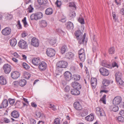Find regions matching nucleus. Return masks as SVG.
I'll return each instance as SVG.
<instances>
[{"label":"nucleus","mask_w":124,"mask_h":124,"mask_svg":"<svg viewBox=\"0 0 124 124\" xmlns=\"http://www.w3.org/2000/svg\"><path fill=\"white\" fill-rule=\"evenodd\" d=\"M109 81L108 80L106 79L103 80L102 81L103 85L105 86H108L109 85Z\"/></svg>","instance_id":"obj_42"},{"label":"nucleus","mask_w":124,"mask_h":124,"mask_svg":"<svg viewBox=\"0 0 124 124\" xmlns=\"http://www.w3.org/2000/svg\"><path fill=\"white\" fill-rule=\"evenodd\" d=\"M93 42H94L93 43V45L94 46H97V44L96 41V40L95 39L94 37H93Z\"/></svg>","instance_id":"obj_61"},{"label":"nucleus","mask_w":124,"mask_h":124,"mask_svg":"<svg viewBox=\"0 0 124 124\" xmlns=\"http://www.w3.org/2000/svg\"><path fill=\"white\" fill-rule=\"evenodd\" d=\"M56 41V40L55 39L53 38L49 39V43L52 45H53L55 44Z\"/></svg>","instance_id":"obj_39"},{"label":"nucleus","mask_w":124,"mask_h":124,"mask_svg":"<svg viewBox=\"0 0 124 124\" xmlns=\"http://www.w3.org/2000/svg\"><path fill=\"white\" fill-rule=\"evenodd\" d=\"M71 85L73 88L76 89H80L81 87L80 84L76 81L73 82L72 83Z\"/></svg>","instance_id":"obj_13"},{"label":"nucleus","mask_w":124,"mask_h":124,"mask_svg":"<svg viewBox=\"0 0 124 124\" xmlns=\"http://www.w3.org/2000/svg\"><path fill=\"white\" fill-rule=\"evenodd\" d=\"M91 82L92 86L95 88L97 84V79L95 78H92Z\"/></svg>","instance_id":"obj_25"},{"label":"nucleus","mask_w":124,"mask_h":124,"mask_svg":"<svg viewBox=\"0 0 124 124\" xmlns=\"http://www.w3.org/2000/svg\"><path fill=\"white\" fill-rule=\"evenodd\" d=\"M74 106L77 110H80L82 109V107L79 102H75L74 104Z\"/></svg>","instance_id":"obj_20"},{"label":"nucleus","mask_w":124,"mask_h":124,"mask_svg":"<svg viewBox=\"0 0 124 124\" xmlns=\"http://www.w3.org/2000/svg\"><path fill=\"white\" fill-rule=\"evenodd\" d=\"M46 53L47 55L50 57L54 56L55 54V52L54 50L49 48L47 49Z\"/></svg>","instance_id":"obj_7"},{"label":"nucleus","mask_w":124,"mask_h":124,"mask_svg":"<svg viewBox=\"0 0 124 124\" xmlns=\"http://www.w3.org/2000/svg\"><path fill=\"white\" fill-rule=\"evenodd\" d=\"M94 117L93 114H91L85 117V119L89 121H92L94 119Z\"/></svg>","instance_id":"obj_22"},{"label":"nucleus","mask_w":124,"mask_h":124,"mask_svg":"<svg viewBox=\"0 0 124 124\" xmlns=\"http://www.w3.org/2000/svg\"><path fill=\"white\" fill-rule=\"evenodd\" d=\"M67 29L69 30L72 29L74 28L73 24L71 22H69L68 23L67 26Z\"/></svg>","instance_id":"obj_31"},{"label":"nucleus","mask_w":124,"mask_h":124,"mask_svg":"<svg viewBox=\"0 0 124 124\" xmlns=\"http://www.w3.org/2000/svg\"><path fill=\"white\" fill-rule=\"evenodd\" d=\"M24 77L27 79H29L31 76L30 73L26 72H25L23 74Z\"/></svg>","instance_id":"obj_35"},{"label":"nucleus","mask_w":124,"mask_h":124,"mask_svg":"<svg viewBox=\"0 0 124 124\" xmlns=\"http://www.w3.org/2000/svg\"><path fill=\"white\" fill-rule=\"evenodd\" d=\"M19 47L22 49H26L27 47V44L26 41L23 40H21L18 43Z\"/></svg>","instance_id":"obj_6"},{"label":"nucleus","mask_w":124,"mask_h":124,"mask_svg":"<svg viewBox=\"0 0 124 124\" xmlns=\"http://www.w3.org/2000/svg\"><path fill=\"white\" fill-rule=\"evenodd\" d=\"M8 101L11 105H13L14 103L15 100L14 99L10 98L8 99Z\"/></svg>","instance_id":"obj_54"},{"label":"nucleus","mask_w":124,"mask_h":124,"mask_svg":"<svg viewBox=\"0 0 124 124\" xmlns=\"http://www.w3.org/2000/svg\"><path fill=\"white\" fill-rule=\"evenodd\" d=\"M99 71L101 74L104 76H107L109 74V71L105 68L102 67L99 69Z\"/></svg>","instance_id":"obj_9"},{"label":"nucleus","mask_w":124,"mask_h":124,"mask_svg":"<svg viewBox=\"0 0 124 124\" xmlns=\"http://www.w3.org/2000/svg\"><path fill=\"white\" fill-rule=\"evenodd\" d=\"M12 16L11 14H6L5 16V18L8 20H10L11 19Z\"/></svg>","instance_id":"obj_50"},{"label":"nucleus","mask_w":124,"mask_h":124,"mask_svg":"<svg viewBox=\"0 0 124 124\" xmlns=\"http://www.w3.org/2000/svg\"><path fill=\"white\" fill-rule=\"evenodd\" d=\"M122 99L120 96L115 97L113 99V101L114 104L116 105L119 104L121 102Z\"/></svg>","instance_id":"obj_10"},{"label":"nucleus","mask_w":124,"mask_h":124,"mask_svg":"<svg viewBox=\"0 0 124 124\" xmlns=\"http://www.w3.org/2000/svg\"><path fill=\"white\" fill-rule=\"evenodd\" d=\"M122 74L119 72L116 73L115 75L116 79L117 84L119 85L124 86V82L121 79Z\"/></svg>","instance_id":"obj_1"},{"label":"nucleus","mask_w":124,"mask_h":124,"mask_svg":"<svg viewBox=\"0 0 124 124\" xmlns=\"http://www.w3.org/2000/svg\"><path fill=\"white\" fill-rule=\"evenodd\" d=\"M110 109L111 110H112L113 111L116 112L118 110L119 108L117 106L115 105L111 106Z\"/></svg>","instance_id":"obj_30"},{"label":"nucleus","mask_w":124,"mask_h":124,"mask_svg":"<svg viewBox=\"0 0 124 124\" xmlns=\"http://www.w3.org/2000/svg\"><path fill=\"white\" fill-rule=\"evenodd\" d=\"M31 44L35 47L38 46L39 43L37 39L35 37L31 39Z\"/></svg>","instance_id":"obj_14"},{"label":"nucleus","mask_w":124,"mask_h":124,"mask_svg":"<svg viewBox=\"0 0 124 124\" xmlns=\"http://www.w3.org/2000/svg\"><path fill=\"white\" fill-rule=\"evenodd\" d=\"M71 73L68 71H66L64 74V77L67 81H69L71 79Z\"/></svg>","instance_id":"obj_12"},{"label":"nucleus","mask_w":124,"mask_h":124,"mask_svg":"<svg viewBox=\"0 0 124 124\" xmlns=\"http://www.w3.org/2000/svg\"><path fill=\"white\" fill-rule=\"evenodd\" d=\"M8 102L6 99H4L2 103L0 105V108H6L8 105Z\"/></svg>","instance_id":"obj_18"},{"label":"nucleus","mask_w":124,"mask_h":124,"mask_svg":"<svg viewBox=\"0 0 124 124\" xmlns=\"http://www.w3.org/2000/svg\"><path fill=\"white\" fill-rule=\"evenodd\" d=\"M115 51L114 48L113 47H112L108 50V52L110 54H113L114 53Z\"/></svg>","instance_id":"obj_49"},{"label":"nucleus","mask_w":124,"mask_h":124,"mask_svg":"<svg viewBox=\"0 0 124 124\" xmlns=\"http://www.w3.org/2000/svg\"><path fill=\"white\" fill-rule=\"evenodd\" d=\"M32 62V64L36 66L38 65L40 62V59L39 58H35L33 59Z\"/></svg>","instance_id":"obj_16"},{"label":"nucleus","mask_w":124,"mask_h":124,"mask_svg":"<svg viewBox=\"0 0 124 124\" xmlns=\"http://www.w3.org/2000/svg\"><path fill=\"white\" fill-rule=\"evenodd\" d=\"M22 21L25 26L27 25V23L26 21V17H25L22 20Z\"/></svg>","instance_id":"obj_59"},{"label":"nucleus","mask_w":124,"mask_h":124,"mask_svg":"<svg viewBox=\"0 0 124 124\" xmlns=\"http://www.w3.org/2000/svg\"><path fill=\"white\" fill-rule=\"evenodd\" d=\"M73 78L74 80H79L80 79V76L78 74H74L73 75Z\"/></svg>","instance_id":"obj_38"},{"label":"nucleus","mask_w":124,"mask_h":124,"mask_svg":"<svg viewBox=\"0 0 124 124\" xmlns=\"http://www.w3.org/2000/svg\"><path fill=\"white\" fill-rule=\"evenodd\" d=\"M43 16V14L41 12L35 13L31 15L30 17L31 20H37L42 18Z\"/></svg>","instance_id":"obj_2"},{"label":"nucleus","mask_w":124,"mask_h":124,"mask_svg":"<svg viewBox=\"0 0 124 124\" xmlns=\"http://www.w3.org/2000/svg\"><path fill=\"white\" fill-rule=\"evenodd\" d=\"M36 115L38 118H39L41 117H43L44 116L43 114L40 111H37L36 112Z\"/></svg>","instance_id":"obj_40"},{"label":"nucleus","mask_w":124,"mask_h":124,"mask_svg":"<svg viewBox=\"0 0 124 124\" xmlns=\"http://www.w3.org/2000/svg\"><path fill=\"white\" fill-rule=\"evenodd\" d=\"M20 73L17 71L12 72L11 74L12 78L14 79H16L19 77L20 76Z\"/></svg>","instance_id":"obj_15"},{"label":"nucleus","mask_w":124,"mask_h":124,"mask_svg":"<svg viewBox=\"0 0 124 124\" xmlns=\"http://www.w3.org/2000/svg\"><path fill=\"white\" fill-rule=\"evenodd\" d=\"M88 110L87 109H83L80 112L79 115L82 116H85L88 114Z\"/></svg>","instance_id":"obj_19"},{"label":"nucleus","mask_w":124,"mask_h":124,"mask_svg":"<svg viewBox=\"0 0 124 124\" xmlns=\"http://www.w3.org/2000/svg\"><path fill=\"white\" fill-rule=\"evenodd\" d=\"M13 86L15 87H17L19 85V82L17 81H15L12 84Z\"/></svg>","instance_id":"obj_53"},{"label":"nucleus","mask_w":124,"mask_h":124,"mask_svg":"<svg viewBox=\"0 0 124 124\" xmlns=\"http://www.w3.org/2000/svg\"><path fill=\"white\" fill-rule=\"evenodd\" d=\"M62 3L61 0H57L55 3V4L59 8H60L62 5Z\"/></svg>","instance_id":"obj_46"},{"label":"nucleus","mask_w":124,"mask_h":124,"mask_svg":"<svg viewBox=\"0 0 124 124\" xmlns=\"http://www.w3.org/2000/svg\"><path fill=\"white\" fill-rule=\"evenodd\" d=\"M16 26L19 29H20L22 28V25L20 24V21L19 20L18 21V23Z\"/></svg>","instance_id":"obj_57"},{"label":"nucleus","mask_w":124,"mask_h":124,"mask_svg":"<svg viewBox=\"0 0 124 124\" xmlns=\"http://www.w3.org/2000/svg\"><path fill=\"white\" fill-rule=\"evenodd\" d=\"M39 68L40 70H44L46 68L47 65L44 62L42 61L39 64Z\"/></svg>","instance_id":"obj_11"},{"label":"nucleus","mask_w":124,"mask_h":124,"mask_svg":"<svg viewBox=\"0 0 124 124\" xmlns=\"http://www.w3.org/2000/svg\"><path fill=\"white\" fill-rule=\"evenodd\" d=\"M11 115L12 117L15 118H17L19 117V114L17 111L14 110L11 112Z\"/></svg>","instance_id":"obj_21"},{"label":"nucleus","mask_w":124,"mask_h":124,"mask_svg":"<svg viewBox=\"0 0 124 124\" xmlns=\"http://www.w3.org/2000/svg\"><path fill=\"white\" fill-rule=\"evenodd\" d=\"M117 120L119 121L122 122H124V118L121 116H119L118 117Z\"/></svg>","instance_id":"obj_52"},{"label":"nucleus","mask_w":124,"mask_h":124,"mask_svg":"<svg viewBox=\"0 0 124 124\" xmlns=\"http://www.w3.org/2000/svg\"><path fill=\"white\" fill-rule=\"evenodd\" d=\"M56 31L60 35L62 36H63L65 34V33L60 29H56Z\"/></svg>","instance_id":"obj_36"},{"label":"nucleus","mask_w":124,"mask_h":124,"mask_svg":"<svg viewBox=\"0 0 124 124\" xmlns=\"http://www.w3.org/2000/svg\"><path fill=\"white\" fill-rule=\"evenodd\" d=\"M19 85L21 86H23L26 84V82L24 79H21L19 82Z\"/></svg>","instance_id":"obj_34"},{"label":"nucleus","mask_w":124,"mask_h":124,"mask_svg":"<svg viewBox=\"0 0 124 124\" xmlns=\"http://www.w3.org/2000/svg\"><path fill=\"white\" fill-rule=\"evenodd\" d=\"M3 69L5 73L8 74L11 70V67L9 64H6L3 66Z\"/></svg>","instance_id":"obj_5"},{"label":"nucleus","mask_w":124,"mask_h":124,"mask_svg":"<svg viewBox=\"0 0 124 124\" xmlns=\"http://www.w3.org/2000/svg\"><path fill=\"white\" fill-rule=\"evenodd\" d=\"M78 21L81 24H84L85 23L84 19L82 17H80L78 19Z\"/></svg>","instance_id":"obj_51"},{"label":"nucleus","mask_w":124,"mask_h":124,"mask_svg":"<svg viewBox=\"0 0 124 124\" xmlns=\"http://www.w3.org/2000/svg\"><path fill=\"white\" fill-rule=\"evenodd\" d=\"M112 66L113 67H116L118 68L119 67L117 63L115 62H114L112 63Z\"/></svg>","instance_id":"obj_55"},{"label":"nucleus","mask_w":124,"mask_h":124,"mask_svg":"<svg viewBox=\"0 0 124 124\" xmlns=\"http://www.w3.org/2000/svg\"><path fill=\"white\" fill-rule=\"evenodd\" d=\"M11 45L12 46H14L17 44V40L15 39H12L10 40Z\"/></svg>","instance_id":"obj_27"},{"label":"nucleus","mask_w":124,"mask_h":124,"mask_svg":"<svg viewBox=\"0 0 124 124\" xmlns=\"http://www.w3.org/2000/svg\"><path fill=\"white\" fill-rule=\"evenodd\" d=\"M106 95H104L100 100V101L101 102H102L104 104H106Z\"/></svg>","instance_id":"obj_44"},{"label":"nucleus","mask_w":124,"mask_h":124,"mask_svg":"<svg viewBox=\"0 0 124 124\" xmlns=\"http://www.w3.org/2000/svg\"><path fill=\"white\" fill-rule=\"evenodd\" d=\"M76 16V13L74 12L71 11L70 13L69 16L71 19L73 18Z\"/></svg>","instance_id":"obj_45"},{"label":"nucleus","mask_w":124,"mask_h":124,"mask_svg":"<svg viewBox=\"0 0 124 124\" xmlns=\"http://www.w3.org/2000/svg\"><path fill=\"white\" fill-rule=\"evenodd\" d=\"M78 89H72L71 91V94L75 95H79L80 93V92L78 90Z\"/></svg>","instance_id":"obj_24"},{"label":"nucleus","mask_w":124,"mask_h":124,"mask_svg":"<svg viewBox=\"0 0 124 124\" xmlns=\"http://www.w3.org/2000/svg\"><path fill=\"white\" fill-rule=\"evenodd\" d=\"M57 66L60 68H65L67 67L68 66V63L67 62L63 61H60L57 63Z\"/></svg>","instance_id":"obj_3"},{"label":"nucleus","mask_w":124,"mask_h":124,"mask_svg":"<svg viewBox=\"0 0 124 124\" xmlns=\"http://www.w3.org/2000/svg\"><path fill=\"white\" fill-rule=\"evenodd\" d=\"M70 89V88L69 86H67L65 88V90L66 92H67L69 91Z\"/></svg>","instance_id":"obj_62"},{"label":"nucleus","mask_w":124,"mask_h":124,"mask_svg":"<svg viewBox=\"0 0 124 124\" xmlns=\"http://www.w3.org/2000/svg\"><path fill=\"white\" fill-rule=\"evenodd\" d=\"M21 102L19 101H17L15 105L18 107L19 108L20 106V105Z\"/></svg>","instance_id":"obj_64"},{"label":"nucleus","mask_w":124,"mask_h":124,"mask_svg":"<svg viewBox=\"0 0 124 124\" xmlns=\"http://www.w3.org/2000/svg\"><path fill=\"white\" fill-rule=\"evenodd\" d=\"M96 113L98 115L101 116H105V114L102 109L98 107L96 108Z\"/></svg>","instance_id":"obj_8"},{"label":"nucleus","mask_w":124,"mask_h":124,"mask_svg":"<svg viewBox=\"0 0 124 124\" xmlns=\"http://www.w3.org/2000/svg\"><path fill=\"white\" fill-rule=\"evenodd\" d=\"M101 64L102 66L105 67L109 68H112V66L110 65V64L105 63V62L104 61H103L101 62Z\"/></svg>","instance_id":"obj_33"},{"label":"nucleus","mask_w":124,"mask_h":124,"mask_svg":"<svg viewBox=\"0 0 124 124\" xmlns=\"http://www.w3.org/2000/svg\"><path fill=\"white\" fill-rule=\"evenodd\" d=\"M86 35V33H85L81 37L78 38L77 39L79 40L78 42L80 44H82L84 43Z\"/></svg>","instance_id":"obj_23"},{"label":"nucleus","mask_w":124,"mask_h":124,"mask_svg":"<svg viewBox=\"0 0 124 124\" xmlns=\"http://www.w3.org/2000/svg\"><path fill=\"white\" fill-rule=\"evenodd\" d=\"M23 66L25 69L27 70L28 69L30 68L29 65L25 62L23 63Z\"/></svg>","instance_id":"obj_48"},{"label":"nucleus","mask_w":124,"mask_h":124,"mask_svg":"<svg viewBox=\"0 0 124 124\" xmlns=\"http://www.w3.org/2000/svg\"><path fill=\"white\" fill-rule=\"evenodd\" d=\"M74 54L71 52H69L66 54L65 57L67 59H72L74 57Z\"/></svg>","instance_id":"obj_17"},{"label":"nucleus","mask_w":124,"mask_h":124,"mask_svg":"<svg viewBox=\"0 0 124 124\" xmlns=\"http://www.w3.org/2000/svg\"><path fill=\"white\" fill-rule=\"evenodd\" d=\"M11 31V29L10 28L6 27L2 30L1 33L3 35L7 36L10 34Z\"/></svg>","instance_id":"obj_4"},{"label":"nucleus","mask_w":124,"mask_h":124,"mask_svg":"<svg viewBox=\"0 0 124 124\" xmlns=\"http://www.w3.org/2000/svg\"><path fill=\"white\" fill-rule=\"evenodd\" d=\"M30 123L31 124H35L36 123V121L33 119L31 118L30 119Z\"/></svg>","instance_id":"obj_60"},{"label":"nucleus","mask_w":124,"mask_h":124,"mask_svg":"<svg viewBox=\"0 0 124 124\" xmlns=\"http://www.w3.org/2000/svg\"><path fill=\"white\" fill-rule=\"evenodd\" d=\"M60 119L58 118H56L54 120L53 124H60Z\"/></svg>","instance_id":"obj_47"},{"label":"nucleus","mask_w":124,"mask_h":124,"mask_svg":"<svg viewBox=\"0 0 124 124\" xmlns=\"http://www.w3.org/2000/svg\"><path fill=\"white\" fill-rule=\"evenodd\" d=\"M28 9L29 12V13H31L32 12V10L33 9V8L32 7L31 5H30Z\"/></svg>","instance_id":"obj_63"},{"label":"nucleus","mask_w":124,"mask_h":124,"mask_svg":"<svg viewBox=\"0 0 124 124\" xmlns=\"http://www.w3.org/2000/svg\"><path fill=\"white\" fill-rule=\"evenodd\" d=\"M45 14L47 15H50L52 14L53 12V10L51 8H47L45 11Z\"/></svg>","instance_id":"obj_29"},{"label":"nucleus","mask_w":124,"mask_h":124,"mask_svg":"<svg viewBox=\"0 0 124 124\" xmlns=\"http://www.w3.org/2000/svg\"><path fill=\"white\" fill-rule=\"evenodd\" d=\"M78 54L79 55L82 54H85L84 49L83 48L81 49L79 51Z\"/></svg>","instance_id":"obj_56"},{"label":"nucleus","mask_w":124,"mask_h":124,"mask_svg":"<svg viewBox=\"0 0 124 124\" xmlns=\"http://www.w3.org/2000/svg\"><path fill=\"white\" fill-rule=\"evenodd\" d=\"M38 3L40 5L46 4L47 2V0H38Z\"/></svg>","instance_id":"obj_43"},{"label":"nucleus","mask_w":124,"mask_h":124,"mask_svg":"<svg viewBox=\"0 0 124 124\" xmlns=\"http://www.w3.org/2000/svg\"><path fill=\"white\" fill-rule=\"evenodd\" d=\"M40 25L42 27H45L47 26V23L45 20L41 21H40Z\"/></svg>","instance_id":"obj_32"},{"label":"nucleus","mask_w":124,"mask_h":124,"mask_svg":"<svg viewBox=\"0 0 124 124\" xmlns=\"http://www.w3.org/2000/svg\"><path fill=\"white\" fill-rule=\"evenodd\" d=\"M67 49L66 46L65 45L63 46L61 49V52L62 54H64Z\"/></svg>","instance_id":"obj_37"},{"label":"nucleus","mask_w":124,"mask_h":124,"mask_svg":"<svg viewBox=\"0 0 124 124\" xmlns=\"http://www.w3.org/2000/svg\"><path fill=\"white\" fill-rule=\"evenodd\" d=\"M75 34L77 39L78 38L81 37L82 36V34L80 30H78L76 31L75 33Z\"/></svg>","instance_id":"obj_28"},{"label":"nucleus","mask_w":124,"mask_h":124,"mask_svg":"<svg viewBox=\"0 0 124 124\" xmlns=\"http://www.w3.org/2000/svg\"><path fill=\"white\" fill-rule=\"evenodd\" d=\"M79 58L80 60L82 62H84L85 59V54L79 55Z\"/></svg>","instance_id":"obj_41"},{"label":"nucleus","mask_w":124,"mask_h":124,"mask_svg":"<svg viewBox=\"0 0 124 124\" xmlns=\"http://www.w3.org/2000/svg\"><path fill=\"white\" fill-rule=\"evenodd\" d=\"M7 83L6 80L4 77L0 76V84L2 85H5Z\"/></svg>","instance_id":"obj_26"},{"label":"nucleus","mask_w":124,"mask_h":124,"mask_svg":"<svg viewBox=\"0 0 124 124\" xmlns=\"http://www.w3.org/2000/svg\"><path fill=\"white\" fill-rule=\"evenodd\" d=\"M3 121L5 123H8L10 122V120L6 117H5L3 119Z\"/></svg>","instance_id":"obj_58"}]
</instances>
